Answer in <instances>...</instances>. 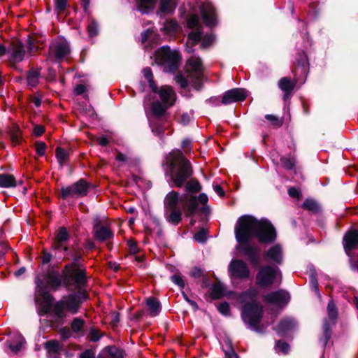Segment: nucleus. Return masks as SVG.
Wrapping results in <instances>:
<instances>
[{"label": "nucleus", "instance_id": "obj_28", "mask_svg": "<svg viewBox=\"0 0 358 358\" xmlns=\"http://www.w3.org/2000/svg\"><path fill=\"white\" fill-rule=\"evenodd\" d=\"M99 358H124V355L122 350L115 346H109L101 352Z\"/></svg>", "mask_w": 358, "mask_h": 358}, {"label": "nucleus", "instance_id": "obj_15", "mask_svg": "<svg viewBox=\"0 0 358 358\" xmlns=\"http://www.w3.org/2000/svg\"><path fill=\"white\" fill-rule=\"evenodd\" d=\"M248 96V92L243 88H234L224 93L222 102L223 104H230L234 102L242 101Z\"/></svg>", "mask_w": 358, "mask_h": 358}, {"label": "nucleus", "instance_id": "obj_24", "mask_svg": "<svg viewBox=\"0 0 358 358\" xmlns=\"http://www.w3.org/2000/svg\"><path fill=\"white\" fill-rule=\"evenodd\" d=\"M296 327V322L293 318L286 317L280 321L276 331L279 336H283Z\"/></svg>", "mask_w": 358, "mask_h": 358}, {"label": "nucleus", "instance_id": "obj_6", "mask_svg": "<svg viewBox=\"0 0 358 358\" xmlns=\"http://www.w3.org/2000/svg\"><path fill=\"white\" fill-rule=\"evenodd\" d=\"M85 299L86 294L84 292L69 294L54 305L52 312L57 320H62L66 316V312L76 313L80 305Z\"/></svg>", "mask_w": 358, "mask_h": 358}, {"label": "nucleus", "instance_id": "obj_57", "mask_svg": "<svg viewBox=\"0 0 358 358\" xmlns=\"http://www.w3.org/2000/svg\"><path fill=\"white\" fill-rule=\"evenodd\" d=\"M44 131H45V129L43 126L36 125L34 128L33 132H34V135H36V136H39L43 134Z\"/></svg>", "mask_w": 358, "mask_h": 358}, {"label": "nucleus", "instance_id": "obj_43", "mask_svg": "<svg viewBox=\"0 0 358 358\" xmlns=\"http://www.w3.org/2000/svg\"><path fill=\"white\" fill-rule=\"evenodd\" d=\"M87 31L90 37L95 36L98 34L99 26L94 20H92L88 25Z\"/></svg>", "mask_w": 358, "mask_h": 358}, {"label": "nucleus", "instance_id": "obj_40", "mask_svg": "<svg viewBox=\"0 0 358 358\" xmlns=\"http://www.w3.org/2000/svg\"><path fill=\"white\" fill-rule=\"evenodd\" d=\"M160 9L164 13L172 12L174 9L172 0H161Z\"/></svg>", "mask_w": 358, "mask_h": 358}, {"label": "nucleus", "instance_id": "obj_1", "mask_svg": "<svg viewBox=\"0 0 358 358\" xmlns=\"http://www.w3.org/2000/svg\"><path fill=\"white\" fill-rule=\"evenodd\" d=\"M234 233L238 242L237 249L242 251L253 264L259 262V256L257 247L252 243V238L262 243L273 242L276 238L275 229L268 220H257L248 215L238 219Z\"/></svg>", "mask_w": 358, "mask_h": 358}, {"label": "nucleus", "instance_id": "obj_23", "mask_svg": "<svg viewBox=\"0 0 358 358\" xmlns=\"http://www.w3.org/2000/svg\"><path fill=\"white\" fill-rule=\"evenodd\" d=\"M45 283L52 289H57L62 283L64 284V275L62 276L58 272L50 271L45 278Z\"/></svg>", "mask_w": 358, "mask_h": 358}, {"label": "nucleus", "instance_id": "obj_39", "mask_svg": "<svg viewBox=\"0 0 358 358\" xmlns=\"http://www.w3.org/2000/svg\"><path fill=\"white\" fill-rule=\"evenodd\" d=\"M56 156L59 164H63L67 161L69 154L65 150L61 148H57L56 150Z\"/></svg>", "mask_w": 358, "mask_h": 358}, {"label": "nucleus", "instance_id": "obj_58", "mask_svg": "<svg viewBox=\"0 0 358 358\" xmlns=\"http://www.w3.org/2000/svg\"><path fill=\"white\" fill-rule=\"evenodd\" d=\"M190 275L194 278H199L202 275V271L200 268L195 267L191 271Z\"/></svg>", "mask_w": 358, "mask_h": 358}, {"label": "nucleus", "instance_id": "obj_46", "mask_svg": "<svg viewBox=\"0 0 358 358\" xmlns=\"http://www.w3.org/2000/svg\"><path fill=\"white\" fill-rule=\"evenodd\" d=\"M310 277V284L311 289L315 293H317L318 295H320L317 280L316 279L315 272H312Z\"/></svg>", "mask_w": 358, "mask_h": 358}, {"label": "nucleus", "instance_id": "obj_59", "mask_svg": "<svg viewBox=\"0 0 358 358\" xmlns=\"http://www.w3.org/2000/svg\"><path fill=\"white\" fill-rule=\"evenodd\" d=\"M167 24L170 27V31L172 32H175L178 30V24L174 20H171L168 22Z\"/></svg>", "mask_w": 358, "mask_h": 358}, {"label": "nucleus", "instance_id": "obj_16", "mask_svg": "<svg viewBox=\"0 0 358 358\" xmlns=\"http://www.w3.org/2000/svg\"><path fill=\"white\" fill-rule=\"evenodd\" d=\"M289 293L284 290H278L271 292L265 296V300L279 307L285 306L289 301Z\"/></svg>", "mask_w": 358, "mask_h": 358}, {"label": "nucleus", "instance_id": "obj_19", "mask_svg": "<svg viewBox=\"0 0 358 358\" xmlns=\"http://www.w3.org/2000/svg\"><path fill=\"white\" fill-rule=\"evenodd\" d=\"M159 95V99L164 104L173 106L175 103L176 96L173 89L167 85L161 87L159 89L157 87V92H154Z\"/></svg>", "mask_w": 358, "mask_h": 358}, {"label": "nucleus", "instance_id": "obj_53", "mask_svg": "<svg viewBox=\"0 0 358 358\" xmlns=\"http://www.w3.org/2000/svg\"><path fill=\"white\" fill-rule=\"evenodd\" d=\"M219 311L224 315L229 314V305L227 303H222L218 306Z\"/></svg>", "mask_w": 358, "mask_h": 358}, {"label": "nucleus", "instance_id": "obj_31", "mask_svg": "<svg viewBox=\"0 0 358 358\" xmlns=\"http://www.w3.org/2000/svg\"><path fill=\"white\" fill-rule=\"evenodd\" d=\"M234 294L232 292H228L223 284L217 283L213 285L211 295L213 299H219L222 296H229Z\"/></svg>", "mask_w": 358, "mask_h": 358}, {"label": "nucleus", "instance_id": "obj_2", "mask_svg": "<svg viewBox=\"0 0 358 358\" xmlns=\"http://www.w3.org/2000/svg\"><path fill=\"white\" fill-rule=\"evenodd\" d=\"M164 167L166 176L169 178V183L177 187H181L186 184L187 193L192 195L201 190V185L196 180L192 179L186 182L192 175V169L189 162L180 150H173L166 156Z\"/></svg>", "mask_w": 358, "mask_h": 358}, {"label": "nucleus", "instance_id": "obj_44", "mask_svg": "<svg viewBox=\"0 0 358 358\" xmlns=\"http://www.w3.org/2000/svg\"><path fill=\"white\" fill-rule=\"evenodd\" d=\"M171 279V281L180 289H183L185 287V281L180 273H177L173 275Z\"/></svg>", "mask_w": 358, "mask_h": 358}, {"label": "nucleus", "instance_id": "obj_36", "mask_svg": "<svg viewBox=\"0 0 358 358\" xmlns=\"http://www.w3.org/2000/svg\"><path fill=\"white\" fill-rule=\"evenodd\" d=\"M84 320L80 318H75L71 322V329L74 333L83 335Z\"/></svg>", "mask_w": 358, "mask_h": 358}, {"label": "nucleus", "instance_id": "obj_3", "mask_svg": "<svg viewBox=\"0 0 358 358\" xmlns=\"http://www.w3.org/2000/svg\"><path fill=\"white\" fill-rule=\"evenodd\" d=\"M208 201L207 195L200 194L198 197L189 193L180 195L176 191H171L164 197V216L167 222L177 225L182 220V210L187 216L193 215L198 203L206 204Z\"/></svg>", "mask_w": 358, "mask_h": 358}, {"label": "nucleus", "instance_id": "obj_33", "mask_svg": "<svg viewBox=\"0 0 358 358\" xmlns=\"http://www.w3.org/2000/svg\"><path fill=\"white\" fill-rule=\"evenodd\" d=\"M41 69H31L27 75V85L31 87H34L38 83V80L41 75Z\"/></svg>", "mask_w": 358, "mask_h": 358}, {"label": "nucleus", "instance_id": "obj_17", "mask_svg": "<svg viewBox=\"0 0 358 358\" xmlns=\"http://www.w3.org/2000/svg\"><path fill=\"white\" fill-rule=\"evenodd\" d=\"M215 40L213 34H207L202 36L199 31H192L189 34L188 43L194 45L199 41H201V47L205 48L210 45Z\"/></svg>", "mask_w": 358, "mask_h": 358}, {"label": "nucleus", "instance_id": "obj_30", "mask_svg": "<svg viewBox=\"0 0 358 358\" xmlns=\"http://www.w3.org/2000/svg\"><path fill=\"white\" fill-rule=\"evenodd\" d=\"M17 185V182L13 175L8 173L0 174V187L10 188L14 187Z\"/></svg>", "mask_w": 358, "mask_h": 358}, {"label": "nucleus", "instance_id": "obj_48", "mask_svg": "<svg viewBox=\"0 0 358 358\" xmlns=\"http://www.w3.org/2000/svg\"><path fill=\"white\" fill-rule=\"evenodd\" d=\"M276 350L282 352V353H287L289 350V345L285 342L278 341L275 345Z\"/></svg>", "mask_w": 358, "mask_h": 358}, {"label": "nucleus", "instance_id": "obj_18", "mask_svg": "<svg viewBox=\"0 0 358 358\" xmlns=\"http://www.w3.org/2000/svg\"><path fill=\"white\" fill-rule=\"evenodd\" d=\"M8 53L12 62L19 63L23 60L25 50L21 42L15 41L10 45Z\"/></svg>", "mask_w": 358, "mask_h": 358}, {"label": "nucleus", "instance_id": "obj_26", "mask_svg": "<svg viewBox=\"0 0 358 358\" xmlns=\"http://www.w3.org/2000/svg\"><path fill=\"white\" fill-rule=\"evenodd\" d=\"M25 343L24 340L21 334L15 333L10 337V339L7 341L8 348L14 354L17 353L23 348Z\"/></svg>", "mask_w": 358, "mask_h": 358}, {"label": "nucleus", "instance_id": "obj_11", "mask_svg": "<svg viewBox=\"0 0 358 358\" xmlns=\"http://www.w3.org/2000/svg\"><path fill=\"white\" fill-rule=\"evenodd\" d=\"M329 320H325L323 324V336L320 338V342L325 346L331 337V327L335 324L337 318V310L333 301H330L327 306Z\"/></svg>", "mask_w": 358, "mask_h": 358}, {"label": "nucleus", "instance_id": "obj_27", "mask_svg": "<svg viewBox=\"0 0 358 358\" xmlns=\"http://www.w3.org/2000/svg\"><path fill=\"white\" fill-rule=\"evenodd\" d=\"M68 239L69 234L66 229L64 227H62L59 229V231L57 234V236L55 238L53 246L56 249H63L64 250H66V248L63 246V244Z\"/></svg>", "mask_w": 358, "mask_h": 358}, {"label": "nucleus", "instance_id": "obj_12", "mask_svg": "<svg viewBox=\"0 0 358 358\" xmlns=\"http://www.w3.org/2000/svg\"><path fill=\"white\" fill-rule=\"evenodd\" d=\"M89 185L83 179L79 180L76 183L61 189L62 197L66 199L68 197H81L87 194Z\"/></svg>", "mask_w": 358, "mask_h": 358}, {"label": "nucleus", "instance_id": "obj_32", "mask_svg": "<svg viewBox=\"0 0 358 358\" xmlns=\"http://www.w3.org/2000/svg\"><path fill=\"white\" fill-rule=\"evenodd\" d=\"M146 304L148 307L150 315L152 317L157 315L161 311V305L159 301L153 297L147 299Z\"/></svg>", "mask_w": 358, "mask_h": 358}, {"label": "nucleus", "instance_id": "obj_56", "mask_svg": "<svg viewBox=\"0 0 358 358\" xmlns=\"http://www.w3.org/2000/svg\"><path fill=\"white\" fill-rule=\"evenodd\" d=\"M191 115L188 113H183L182 115H181V119H180V122L183 124V125H186L187 124L190 120H191Z\"/></svg>", "mask_w": 358, "mask_h": 358}, {"label": "nucleus", "instance_id": "obj_4", "mask_svg": "<svg viewBox=\"0 0 358 358\" xmlns=\"http://www.w3.org/2000/svg\"><path fill=\"white\" fill-rule=\"evenodd\" d=\"M257 294L255 288H250L238 296V301L244 304L242 318L245 324L253 330L259 331L258 324L263 314L262 306L257 303L255 297Z\"/></svg>", "mask_w": 358, "mask_h": 358}, {"label": "nucleus", "instance_id": "obj_52", "mask_svg": "<svg viewBox=\"0 0 358 358\" xmlns=\"http://www.w3.org/2000/svg\"><path fill=\"white\" fill-rule=\"evenodd\" d=\"M280 162L282 166L287 169H292L294 165V162L292 159L282 157Z\"/></svg>", "mask_w": 358, "mask_h": 358}, {"label": "nucleus", "instance_id": "obj_5", "mask_svg": "<svg viewBox=\"0 0 358 358\" xmlns=\"http://www.w3.org/2000/svg\"><path fill=\"white\" fill-rule=\"evenodd\" d=\"M185 68L187 78L179 75L176 77V81L182 88L186 87L188 85H192L196 90L201 89L203 73V66L201 59L196 56H192L187 60Z\"/></svg>", "mask_w": 358, "mask_h": 358}, {"label": "nucleus", "instance_id": "obj_60", "mask_svg": "<svg viewBox=\"0 0 358 358\" xmlns=\"http://www.w3.org/2000/svg\"><path fill=\"white\" fill-rule=\"evenodd\" d=\"M226 358H238L237 355L234 352V350L230 347L228 351L225 352Z\"/></svg>", "mask_w": 358, "mask_h": 358}, {"label": "nucleus", "instance_id": "obj_34", "mask_svg": "<svg viewBox=\"0 0 358 358\" xmlns=\"http://www.w3.org/2000/svg\"><path fill=\"white\" fill-rule=\"evenodd\" d=\"M155 0H138L137 10L143 13H148L152 9Z\"/></svg>", "mask_w": 358, "mask_h": 358}, {"label": "nucleus", "instance_id": "obj_7", "mask_svg": "<svg viewBox=\"0 0 358 358\" xmlns=\"http://www.w3.org/2000/svg\"><path fill=\"white\" fill-rule=\"evenodd\" d=\"M155 62L162 66L166 71L173 72L179 65L180 55L176 50H171L168 46H162L156 50Z\"/></svg>", "mask_w": 358, "mask_h": 358}, {"label": "nucleus", "instance_id": "obj_62", "mask_svg": "<svg viewBox=\"0 0 358 358\" xmlns=\"http://www.w3.org/2000/svg\"><path fill=\"white\" fill-rule=\"evenodd\" d=\"M61 335H62V338H64V339H66V338H69L71 336L70 330L68 328H63L61 330Z\"/></svg>", "mask_w": 358, "mask_h": 358}, {"label": "nucleus", "instance_id": "obj_63", "mask_svg": "<svg viewBox=\"0 0 358 358\" xmlns=\"http://www.w3.org/2000/svg\"><path fill=\"white\" fill-rule=\"evenodd\" d=\"M213 189L220 196H224V192L223 191V189L220 185H213Z\"/></svg>", "mask_w": 358, "mask_h": 358}, {"label": "nucleus", "instance_id": "obj_51", "mask_svg": "<svg viewBox=\"0 0 358 358\" xmlns=\"http://www.w3.org/2000/svg\"><path fill=\"white\" fill-rule=\"evenodd\" d=\"M45 144L43 142L39 141L36 143V150L38 156L45 155Z\"/></svg>", "mask_w": 358, "mask_h": 358}, {"label": "nucleus", "instance_id": "obj_13", "mask_svg": "<svg viewBox=\"0 0 358 358\" xmlns=\"http://www.w3.org/2000/svg\"><path fill=\"white\" fill-rule=\"evenodd\" d=\"M228 271L231 278L246 279L250 274L247 264L240 259L231 260L228 266Z\"/></svg>", "mask_w": 358, "mask_h": 358}, {"label": "nucleus", "instance_id": "obj_20", "mask_svg": "<svg viewBox=\"0 0 358 358\" xmlns=\"http://www.w3.org/2000/svg\"><path fill=\"white\" fill-rule=\"evenodd\" d=\"M200 10L204 23L207 26L214 25L216 21V15L212 4L210 3H204L201 6Z\"/></svg>", "mask_w": 358, "mask_h": 358}, {"label": "nucleus", "instance_id": "obj_54", "mask_svg": "<svg viewBox=\"0 0 358 358\" xmlns=\"http://www.w3.org/2000/svg\"><path fill=\"white\" fill-rule=\"evenodd\" d=\"M56 9L61 12L64 10L66 5V0H55Z\"/></svg>", "mask_w": 358, "mask_h": 358}, {"label": "nucleus", "instance_id": "obj_14", "mask_svg": "<svg viewBox=\"0 0 358 358\" xmlns=\"http://www.w3.org/2000/svg\"><path fill=\"white\" fill-rule=\"evenodd\" d=\"M36 301L37 302L41 303L45 312H48L51 308V304L52 302V297L46 290V287L44 285V282L39 280L36 279Z\"/></svg>", "mask_w": 358, "mask_h": 358}, {"label": "nucleus", "instance_id": "obj_35", "mask_svg": "<svg viewBox=\"0 0 358 358\" xmlns=\"http://www.w3.org/2000/svg\"><path fill=\"white\" fill-rule=\"evenodd\" d=\"M171 106H168L164 104V103H161L159 101L154 102L152 105V113L156 116H162L166 109Z\"/></svg>", "mask_w": 358, "mask_h": 358}, {"label": "nucleus", "instance_id": "obj_22", "mask_svg": "<svg viewBox=\"0 0 358 358\" xmlns=\"http://www.w3.org/2000/svg\"><path fill=\"white\" fill-rule=\"evenodd\" d=\"M343 245L348 255L350 250L358 247V230H351L345 235Z\"/></svg>", "mask_w": 358, "mask_h": 358}, {"label": "nucleus", "instance_id": "obj_50", "mask_svg": "<svg viewBox=\"0 0 358 358\" xmlns=\"http://www.w3.org/2000/svg\"><path fill=\"white\" fill-rule=\"evenodd\" d=\"M199 19L196 15H191L187 20V25L189 28H194L199 24Z\"/></svg>", "mask_w": 358, "mask_h": 358}, {"label": "nucleus", "instance_id": "obj_49", "mask_svg": "<svg viewBox=\"0 0 358 358\" xmlns=\"http://www.w3.org/2000/svg\"><path fill=\"white\" fill-rule=\"evenodd\" d=\"M194 239L199 243L205 242L207 239L206 231L205 230L202 229L200 231L197 232L194 235Z\"/></svg>", "mask_w": 358, "mask_h": 358}, {"label": "nucleus", "instance_id": "obj_10", "mask_svg": "<svg viewBox=\"0 0 358 358\" xmlns=\"http://www.w3.org/2000/svg\"><path fill=\"white\" fill-rule=\"evenodd\" d=\"M70 53V48L68 42L64 38H58L54 40L49 50L48 59L55 62L65 58Z\"/></svg>", "mask_w": 358, "mask_h": 358}, {"label": "nucleus", "instance_id": "obj_42", "mask_svg": "<svg viewBox=\"0 0 358 358\" xmlns=\"http://www.w3.org/2000/svg\"><path fill=\"white\" fill-rule=\"evenodd\" d=\"M38 43H39L38 41H37L34 38H29L27 49H28V52L30 55L35 53L36 52V50L38 48H40L38 45H36V44Z\"/></svg>", "mask_w": 358, "mask_h": 358}, {"label": "nucleus", "instance_id": "obj_9", "mask_svg": "<svg viewBox=\"0 0 358 358\" xmlns=\"http://www.w3.org/2000/svg\"><path fill=\"white\" fill-rule=\"evenodd\" d=\"M86 283L85 269L76 266H66L64 274V285L69 287L72 285L82 287Z\"/></svg>", "mask_w": 358, "mask_h": 358}, {"label": "nucleus", "instance_id": "obj_55", "mask_svg": "<svg viewBox=\"0 0 358 358\" xmlns=\"http://www.w3.org/2000/svg\"><path fill=\"white\" fill-rule=\"evenodd\" d=\"M288 194L291 197L299 199L301 196L300 191L294 187L289 188L288 190Z\"/></svg>", "mask_w": 358, "mask_h": 358}, {"label": "nucleus", "instance_id": "obj_25", "mask_svg": "<svg viewBox=\"0 0 358 358\" xmlns=\"http://www.w3.org/2000/svg\"><path fill=\"white\" fill-rule=\"evenodd\" d=\"M94 234L96 240L104 241L113 238V234L111 230L106 226L96 224L94 227Z\"/></svg>", "mask_w": 358, "mask_h": 358}, {"label": "nucleus", "instance_id": "obj_47", "mask_svg": "<svg viewBox=\"0 0 358 358\" xmlns=\"http://www.w3.org/2000/svg\"><path fill=\"white\" fill-rule=\"evenodd\" d=\"M101 338V334L98 329L92 327L89 333V339L90 341H97Z\"/></svg>", "mask_w": 358, "mask_h": 358}, {"label": "nucleus", "instance_id": "obj_37", "mask_svg": "<svg viewBox=\"0 0 358 358\" xmlns=\"http://www.w3.org/2000/svg\"><path fill=\"white\" fill-rule=\"evenodd\" d=\"M10 137L12 143L17 145L20 142L21 135L20 130L17 125H14L10 131Z\"/></svg>", "mask_w": 358, "mask_h": 358}, {"label": "nucleus", "instance_id": "obj_61", "mask_svg": "<svg viewBox=\"0 0 358 358\" xmlns=\"http://www.w3.org/2000/svg\"><path fill=\"white\" fill-rule=\"evenodd\" d=\"M129 246L131 253L135 255L138 252V248L135 243L129 242Z\"/></svg>", "mask_w": 358, "mask_h": 358}, {"label": "nucleus", "instance_id": "obj_21", "mask_svg": "<svg viewBox=\"0 0 358 358\" xmlns=\"http://www.w3.org/2000/svg\"><path fill=\"white\" fill-rule=\"evenodd\" d=\"M267 262L280 264L282 261V250L280 245L277 244L270 248L264 255Z\"/></svg>", "mask_w": 358, "mask_h": 358}, {"label": "nucleus", "instance_id": "obj_29", "mask_svg": "<svg viewBox=\"0 0 358 358\" xmlns=\"http://www.w3.org/2000/svg\"><path fill=\"white\" fill-rule=\"evenodd\" d=\"M295 83L292 82L289 78L284 77L278 82L279 88L285 93L284 99H286L293 90Z\"/></svg>", "mask_w": 358, "mask_h": 358}, {"label": "nucleus", "instance_id": "obj_45", "mask_svg": "<svg viewBox=\"0 0 358 358\" xmlns=\"http://www.w3.org/2000/svg\"><path fill=\"white\" fill-rule=\"evenodd\" d=\"M303 207L311 211H317L318 210V205L317 203L310 199H307L304 201L303 204Z\"/></svg>", "mask_w": 358, "mask_h": 358}, {"label": "nucleus", "instance_id": "obj_8", "mask_svg": "<svg viewBox=\"0 0 358 358\" xmlns=\"http://www.w3.org/2000/svg\"><path fill=\"white\" fill-rule=\"evenodd\" d=\"M282 275L278 267L265 266L257 274V284L260 287H266L275 282H280Z\"/></svg>", "mask_w": 358, "mask_h": 358}, {"label": "nucleus", "instance_id": "obj_64", "mask_svg": "<svg viewBox=\"0 0 358 358\" xmlns=\"http://www.w3.org/2000/svg\"><path fill=\"white\" fill-rule=\"evenodd\" d=\"M265 117L268 121H271V122H273L274 124H276L277 125H280V122L275 116H274L273 115H266L265 116Z\"/></svg>", "mask_w": 358, "mask_h": 358}, {"label": "nucleus", "instance_id": "obj_38", "mask_svg": "<svg viewBox=\"0 0 358 358\" xmlns=\"http://www.w3.org/2000/svg\"><path fill=\"white\" fill-rule=\"evenodd\" d=\"M143 74L145 79L149 83L150 87L152 89L153 92H157V85L152 80V73L150 68H145L143 70Z\"/></svg>", "mask_w": 358, "mask_h": 358}, {"label": "nucleus", "instance_id": "obj_41", "mask_svg": "<svg viewBox=\"0 0 358 358\" xmlns=\"http://www.w3.org/2000/svg\"><path fill=\"white\" fill-rule=\"evenodd\" d=\"M45 348L48 352H59L60 347L59 343L57 341H50L45 343Z\"/></svg>", "mask_w": 358, "mask_h": 358}]
</instances>
